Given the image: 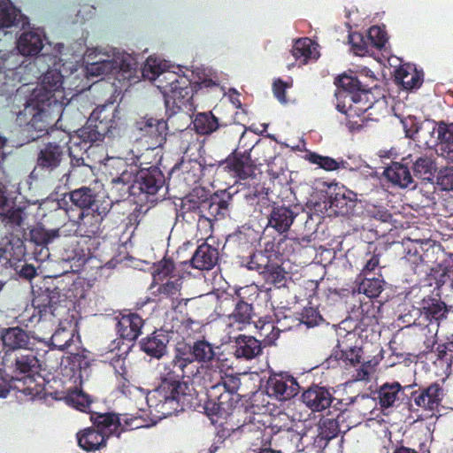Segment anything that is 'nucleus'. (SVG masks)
I'll list each match as a JSON object with an SVG mask.
<instances>
[{
  "label": "nucleus",
  "mask_w": 453,
  "mask_h": 453,
  "mask_svg": "<svg viewBox=\"0 0 453 453\" xmlns=\"http://www.w3.org/2000/svg\"><path fill=\"white\" fill-rule=\"evenodd\" d=\"M334 83L336 109L346 115V126L350 131H359L365 124L364 114L372 105L370 88L357 77L347 74L339 76Z\"/></svg>",
  "instance_id": "3"
},
{
  "label": "nucleus",
  "mask_w": 453,
  "mask_h": 453,
  "mask_svg": "<svg viewBox=\"0 0 453 453\" xmlns=\"http://www.w3.org/2000/svg\"><path fill=\"white\" fill-rule=\"evenodd\" d=\"M169 342L168 331L156 329L142 339L140 346L141 349L148 356L159 359L166 354Z\"/></svg>",
  "instance_id": "22"
},
{
  "label": "nucleus",
  "mask_w": 453,
  "mask_h": 453,
  "mask_svg": "<svg viewBox=\"0 0 453 453\" xmlns=\"http://www.w3.org/2000/svg\"><path fill=\"white\" fill-rule=\"evenodd\" d=\"M262 353V342L253 336L241 334L235 339L234 356L250 360Z\"/></svg>",
  "instance_id": "33"
},
{
  "label": "nucleus",
  "mask_w": 453,
  "mask_h": 453,
  "mask_svg": "<svg viewBox=\"0 0 453 453\" xmlns=\"http://www.w3.org/2000/svg\"><path fill=\"white\" fill-rule=\"evenodd\" d=\"M315 45V42L308 37L299 38L294 42L291 54L296 60L306 64L309 59L316 58Z\"/></svg>",
  "instance_id": "43"
},
{
  "label": "nucleus",
  "mask_w": 453,
  "mask_h": 453,
  "mask_svg": "<svg viewBox=\"0 0 453 453\" xmlns=\"http://www.w3.org/2000/svg\"><path fill=\"white\" fill-rule=\"evenodd\" d=\"M411 388V385L403 388L399 382L384 383L378 390L379 404L383 409L394 406L400 400V395L404 394V390Z\"/></svg>",
  "instance_id": "36"
},
{
  "label": "nucleus",
  "mask_w": 453,
  "mask_h": 453,
  "mask_svg": "<svg viewBox=\"0 0 453 453\" xmlns=\"http://www.w3.org/2000/svg\"><path fill=\"white\" fill-rule=\"evenodd\" d=\"M436 168L430 157L422 156L413 163L414 175L424 180H432Z\"/></svg>",
  "instance_id": "45"
},
{
  "label": "nucleus",
  "mask_w": 453,
  "mask_h": 453,
  "mask_svg": "<svg viewBox=\"0 0 453 453\" xmlns=\"http://www.w3.org/2000/svg\"><path fill=\"white\" fill-rule=\"evenodd\" d=\"M111 209V202H102L100 204H96L95 208L81 211L78 224L81 234L89 238L99 235L103 231V221Z\"/></svg>",
  "instance_id": "12"
},
{
  "label": "nucleus",
  "mask_w": 453,
  "mask_h": 453,
  "mask_svg": "<svg viewBox=\"0 0 453 453\" xmlns=\"http://www.w3.org/2000/svg\"><path fill=\"white\" fill-rule=\"evenodd\" d=\"M23 18L20 10L9 0L0 2V27H11Z\"/></svg>",
  "instance_id": "44"
},
{
  "label": "nucleus",
  "mask_w": 453,
  "mask_h": 453,
  "mask_svg": "<svg viewBox=\"0 0 453 453\" xmlns=\"http://www.w3.org/2000/svg\"><path fill=\"white\" fill-rule=\"evenodd\" d=\"M443 396L442 388L436 382L426 388L411 392V399L416 406L434 411L441 405Z\"/></svg>",
  "instance_id": "18"
},
{
  "label": "nucleus",
  "mask_w": 453,
  "mask_h": 453,
  "mask_svg": "<svg viewBox=\"0 0 453 453\" xmlns=\"http://www.w3.org/2000/svg\"><path fill=\"white\" fill-rule=\"evenodd\" d=\"M356 283L358 293H363L370 298H374L382 292L384 280L381 278V274H380L379 277H357Z\"/></svg>",
  "instance_id": "42"
},
{
  "label": "nucleus",
  "mask_w": 453,
  "mask_h": 453,
  "mask_svg": "<svg viewBox=\"0 0 453 453\" xmlns=\"http://www.w3.org/2000/svg\"><path fill=\"white\" fill-rule=\"evenodd\" d=\"M115 110L112 106L99 105L90 114L84 127L78 130L81 142L87 145L103 139L111 134L117 127Z\"/></svg>",
  "instance_id": "7"
},
{
  "label": "nucleus",
  "mask_w": 453,
  "mask_h": 453,
  "mask_svg": "<svg viewBox=\"0 0 453 453\" xmlns=\"http://www.w3.org/2000/svg\"><path fill=\"white\" fill-rule=\"evenodd\" d=\"M302 402L314 412L322 411L332 407L337 403L329 388L326 387L313 384L302 394Z\"/></svg>",
  "instance_id": "17"
},
{
  "label": "nucleus",
  "mask_w": 453,
  "mask_h": 453,
  "mask_svg": "<svg viewBox=\"0 0 453 453\" xmlns=\"http://www.w3.org/2000/svg\"><path fill=\"white\" fill-rule=\"evenodd\" d=\"M30 241L36 245L45 246L59 236L58 229L48 231L42 227H35L29 233Z\"/></svg>",
  "instance_id": "51"
},
{
  "label": "nucleus",
  "mask_w": 453,
  "mask_h": 453,
  "mask_svg": "<svg viewBox=\"0 0 453 453\" xmlns=\"http://www.w3.org/2000/svg\"><path fill=\"white\" fill-rule=\"evenodd\" d=\"M194 376V372L173 359L165 363L160 372L159 385L145 397L150 413L157 418H163L191 409L194 406V395L188 384L182 380L185 378L192 380Z\"/></svg>",
  "instance_id": "2"
},
{
  "label": "nucleus",
  "mask_w": 453,
  "mask_h": 453,
  "mask_svg": "<svg viewBox=\"0 0 453 453\" xmlns=\"http://www.w3.org/2000/svg\"><path fill=\"white\" fill-rule=\"evenodd\" d=\"M43 47L42 37L37 32L23 33L17 42V48L23 56H35Z\"/></svg>",
  "instance_id": "38"
},
{
  "label": "nucleus",
  "mask_w": 453,
  "mask_h": 453,
  "mask_svg": "<svg viewBox=\"0 0 453 453\" xmlns=\"http://www.w3.org/2000/svg\"><path fill=\"white\" fill-rule=\"evenodd\" d=\"M60 71L48 70L42 76L41 86L34 90L24 108L17 114L16 121L35 141L48 133L63 111L65 92Z\"/></svg>",
  "instance_id": "1"
},
{
  "label": "nucleus",
  "mask_w": 453,
  "mask_h": 453,
  "mask_svg": "<svg viewBox=\"0 0 453 453\" xmlns=\"http://www.w3.org/2000/svg\"><path fill=\"white\" fill-rule=\"evenodd\" d=\"M245 200L248 204L254 207V211L264 213V210H268L272 206V201L267 193L255 190L245 195Z\"/></svg>",
  "instance_id": "48"
},
{
  "label": "nucleus",
  "mask_w": 453,
  "mask_h": 453,
  "mask_svg": "<svg viewBox=\"0 0 453 453\" xmlns=\"http://www.w3.org/2000/svg\"><path fill=\"white\" fill-rule=\"evenodd\" d=\"M395 80L406 90H414L421 87L424 81L423 71H418L414 65H403L395 71Z\"/></svg>",
  "instance_id": "35"
},
{
  "label": "nucleus",
  "mask_w": 453,
  "mask_h": 453,
  "mask_svg": "<svg viewBox=\"0 0 453 453\" xmlns=\"http://www.w3.org/2000/svg\"><path fill=\"white\" fill-rule=\"evenodd\" d=\"M16 73L9 70L0 69V95L6 96L12 94L17 87L18 81L15 78Z\"/></svg>",
  "instance_id": "55"
},
{
  "label": "nucleus",
  "mask_w": 453,
  "mask_h": 453,
  "mask_svg": "<svg viewBox=\"0 0 453 453\" xmlns=\"http://www.w3.org/2000/svg\"><path fill=\"white\" fill-rule=\"evenodd\" d=\"M117 319L116 331L121 339L133 342L142 334L144 320L137 313H121L119 317H117Z\"/></svg>",
  "instance_id": "21"
},
{
  "label": "nucleus",
  "mask_w": 453,
  "mask_h": 453,
  "mask_svg": "<svg viewBox=\"0 0 453 453\" xmlns=\"http://www.w3.org/2000/svg\"><path fill=\"white\" fill-rule=\"evenodd\" d=\"M71 138L68 133H62L58 142H49L39 150L36 159V167L45 172H52L57 169L65 158L66 151L72 156L71 148L66 146Z\"/></svg>",
  "instance_id": "11"
},
{
  "label": "nucleus",
  "mask_w": 453,
  "mask_h": 453,
  "mask_svg": "<svg viewBox=\"0 0 453 453\" xmlns=\"http://www.w3.org/2000/svg\"><path fill=\"white\" fill-rule=\"evenodd\" d=\"M73 334L71 331L60 328L55 331L50 337V345L53 349L65 350L73 342Z\"/></svg>",
  "instance_id": "54"
},
{
  "label": "nucleus",
  "mask_w": 453,
  "mask_h": 453,
  "mask_svg": "<svg viewBox=\"0 0 453 453\" xmlns=\"http://www.w3.org/2000/svg\"><path fill=\"white\" fill-rule=\"evenodd\" d=\"M132 188L145 195L148 201L157 202L167 194L166 179L158 166L141 168L135 174Z\"/></svg>",
  "instance_id": "8"
},
{
  "label": "nucleus",
  "mask_w": 453,
  "mask_h": 453,
  "mask_svg": "<svg viewBox=\"0 0 453 453\" xmlns=\"http://www.w3.org/2000/svg\"><path fill=\"white\" fill-rule=\"evenodd\" d=\"M137 129L144 137L152 140L154 145H160L165 140L167 122L164 119L145 116L136 123Z\"/></svg>",
  "instance_id": "26"
},
{
  "label": "nucleus",
  "mask_w": 453,
  "mask_h": 453,
  "mask_svg": "<svg viewBox=\"0 0 453 453\" xmlns=\"http://www.w3.org/2000/svg\"><path fill=\"white\" fill-rule=\"evenodd\" d=\"M351 49L356 55L364 56L368 53V42L359 33H353L349 35Z\"/></svg>",
  "instance_id": "59"
},
{
  "label": "nucleus",
  "mask_w": 453,
  "mask_h": 453,
  "mask_svg": "<svg viewBox=\"0 0 453 453\" xmlns=\"http://www.w3.org/2000/svg\"><path fill=\"white\" fill-rule=\"evenodd\" d=\"M252 287L246 286L241 288L236 295L239 301L236 303L234 309L231 314L228 315L229 326L237 325V329L242 330L246 325L250 323L253 314V306L244 301Z\"/></svg>",
  "instance_id": "19"
},
{
  "label": "nucleus",
  "mask_w": 453,
  "mask_h": 453,
  "mask_svg": "<svg viewBox=\"0 0 453 453\" xmlns=\"http://www.w3.org/2000/svg\"><path fill=\"white\" fill-rule=\"evenodd\" d=\"M69 198L73 205L81 209V211L95 208L96 204H100L96 201V192L88 187L72 190L69 193Z\"/></svg>",
  "instance_id": "40"
},
{
  "label": "nucleus",
  "mask_w": 453,
  "mask_h": 453,
  "mask_svg": "<svg viewBox=\"0 0 453 453\" xmlns=\"http://www.w3.org/2000/svg\"><path fill=\"white\" fill-rule=\"evenodd\" d=\"M1 339L4 347L8 348L10 352L16 350L30 349L37 340L30 332L23 330L19 326L9 327L2 332Z\"/></svg>",
  "instance_id": "20"
},
{
  "label": "nucleus",
  "mask_w": 453,
  "mask_h": 453,
  "mask_svg": "<svg viewBox=\"0 0 453 453\" xmlns=\"http://www.w3.org/2000/svg\"><path fill=\"white\" fill-rule=\"evenodd\" d=\"M231 200L230 196H227L226 198H223L216 194L202 200V219L208 221L224 219L226 215H229Z\"/></svg>",
  "instance_id": "29"
},
{
  "label": "nucleus",
  "mask_w": 453,
  "mask_h": 453,
  "mask_svg": "<svg viewBox=\"0 0 453 453\" xmlns=\"http://www.w3.org/2000/svg\"><path fill=\"white\" fill-rule=\"evenodd\" d=\"M380 268V255L374 253L371 254L357 277L376 276V274H378L376 271L379 272Z\"/></svg>",
  "instance_id": "60"
},
{
  "label": "nucleus",
  "mask_w": 453,
  "mask_h": 453,
  "mask_svg": "<svg viewBox=\"0 0 453 453\" xmlns=\"http://www.w3.org/2000/svg\"><path fill=\"white\" fill-rule=\"evenodd\" d=\"M149 66L152 73L150 79L157 81V88L164 96L166 113L169 117L180 111L188 113L195 109L194 88L188 76L171 71H160L159 66Z\"/></svg>",
  "instance_id": "4"
},
{
  "label": "nucleus",
  "mask_w": 453,
  "mask_h": 453,
  "mask_svg": "<svg viewBox=\"0 0 453 453\" xmlns=\"http://www.w3.org/2000/svg\"><path fill=\"white\" fill-rule=\"evenodd\" d=\"M438 325L426 324L421 325L414 323L411 326L412 334L417 339L418 356L426 355L433 351L437 343Z\"/></svg>",
  "instance_id": "28"
},
{
  "label": "nucleus",
  "mask_w": 453,
  "mask_h": 453,
  "mask_svg": "<svg viewBox=\"0 0 453 453\" xmlns=\"http://www.w3.org/2000/svg\"><path fill=\"white\" fill-rule=\"evenodd\" d=\"M79 446L86 451H96L106 445V438L94 426L87 427L77 433Z\"/></svg>",
  "instance_id": "37"
},
{
  "label": "nucleus",
  "mask_w": 453,
  "mask_h": 453,
  "mask_svg": "<svg viewBox=\"0 0 453 453\" xmlns=\"http://www.w3.org/2000/svg\"><path fill=\"white\" fill-rule=\"evenodd\" d=\"M195 362L209 363L213 360L215 352L212 345L206 340H196L192 344Z\"/></svg>",
  "instance_id": "47"
},
{
  "label": "nucleus",
  "mask_w": 453,
  "mask_h": 453,
  "mask_svg": "<svg viewBox=\"0 0 453 453\" xmlns=\"http://www.w3.org/2000/svg\"><path fill=\"white\" fill-rule=\"evenodd\" d=\"M385 178L392 185L401 188H415L416 184L409 167L399 162H392L384 171Z\"/></svg>",
  "instance_id": "31"
},
{
  "label": "nucleus",
  "mask_w": 453,
  "mask_h": 453,
  "mask_svg": "<svg viewBox=\"0 0 453 453\" xmlns=\"http://www.w3.org/2000/svg\"><path fill=\"white\" fill-rule=\"evenodd\" d=\"M248 270L256 271L264 280L265 285L276 288L287 286L288 273L282 266L280 259L266 250H256L242 262Z\"/></svg>",
  "instance_id": "6"
},
{
  "label": "nucleus",
  "mask_w": 453,
  "mask_h": 453,
  "mask_svg": "<svg viewBox=\"0 0 453 453\" xmlns=\"http://www.w3.org/2000/svg\"><path fill=\"white\" fill-rule=\"evenodd\" d=\"M229 375L230 374L224 372L223 370L218 366L202 365L198 367V372L196 373V376L192 377V380L203 386L206 393H209V389L222 386V384L226 381V377Z\"/></svg>",
  "instance_id": "27"
},
{
  "label": "nucleus",
  "mask_w": 453,
  "mask_h": 453,
  "mask_svg": "<svg viewBox=\"0 0 453 453\" xmlns=\"http://www.w3.org/2000/svg\"><path fill=\"white\" fill-rule=\"evenodd\" d=\"M175 264L170 257H165L153 266V281H161L167 277L172 278L175 271Z\"/></svg>",
  "instance_id": "49"
},
{
  "label": "nucleus",
  "mask_w": 453,
  "mask_h": 453,
  "mask_svg": "<svg viewBox=\"0 0 453 453\" xmlns=\"http://www.w3.org/2000/svg\"><path fill=\"white\" fill-rule=\"evenodd\" d=\"M367 41L376 49L381 50L388 42L387 33L380 27L372 26L368 30Z\"/></svg>",
  "instance_id": "57"
},
{
  "label": "nucleus",
  "mask_w": 453,
  "mask_h": 453,
  "mask_svg": "<svg viewBox=\"0 0 453 453\" xmlns=\"http://www.w3.org/2000/svg\"><path fill=\"white\" fill-rule=\"evenodd\" d=\"M405 136L414 139L415 134L418 132L419 125L417 119L413 116H408L401 120Z\"/></svg>",
  "instance_id": "63"
},
{
  "label": "nucleus",
  "mask_w": 453,
  "mask_h": 453,
  "mask_svg": "<svg viewBox=\"0 0 453 453\" xmlns=\"http://www.w3.org/2000/svg\"><path fill=\"white\" fill-rule=\"evenodd\" d=\"M228 173L240 180H246L255 175L257 166L250 157V150H234L220 163Z\"/></svg>",
  "instance_id": "15"
},
{
  "label": "nucleus",
  "mask_w": 453,
  "mask_h": 453,
  "mask_svg": "<svg viewBox=\"0 0 453 453\" xmlns=\"http://www.w3.org/2000/svg\"><path fill=\"white\" fill-rule=\"evenodd\" d=\"M436 351L438 359L446 363L451 362L453 358V339H449L445 343L439 344Z\"/></svg>",
  "instance_id": "64"
},
{
  "label": "nucleus",
  "mask_w": 453,
  "mask_h": 453,
  "mask_svg": "<svg viewBox=\"0 0 453 453\" xmlns=\"http://www.w3.org/2000/svg\"><path fill=\"white\" fill-rule=\"evenodd\" d=\"M24 219L25 212L19 207H9L3 215H0V219L4 224V226L11 228L20 227L23 225Z\"/></svg>",
  "instance_id": "53"
},
{
  "label": "nucleus",
  "mask_w": 453,
  "mask_h": 453,
  "mask_svg": "<svg viewBox=\"0 0 453 453\" xmlns=\"http://www.w3.org/2000/svg\"><path fill=\"white\" fill-rule=\"evenodd\" d=\"M437 132L440 150L447 153L453 152V123L440 125Z\"/></svg>",
  "instance_id": "52"
},
{
  "label": "nucleus",
  "mask_w": 453,
  "mask_h": 453,
  "mask_svg": "<svg viewBox=\"0 0 453 453\" xmlns=\"http://www.w3.org/2000/svg\"><path fill=\"white\" fill-rule=\"evenodd\" d=\"M449 308L446 303L433 296L424 297L420 303L419 313L420 318L428 322V324H436L440 326V322L447 318Z\"/></svg>",
  "instance_id": "25"
},
{
  "label": "nucleus",
  "mask_w": 453,
  "mask_h": 453,
  "mask_svg": "<svg viewBox=\"0 0 453 453\" xmlns=\"http://www.w3.org/2000/svg\"><path fill=\"white\" fill-rule=\"evenodd\" d=\"M241 380L237 375L226 377L222 386L209 389L206 393L207 400L204 403L205 413L210 418L214 417L226 418L237 408L241 400L238 390Z\"/></svg>",
  "instance_id": "5"
},
{
  "label": "nucleus",
  "mask_w": 453,
  "mask_h": 453,
  "mask_svg": "<svg viewBox=\"0 0 453 453\" xmlns=\"http://www.w3.org/2000/svg\"><path fill=\"white\" fill-rule=\"evenodd\" d=\"M181 288H182V280L181 278H177L173 280H168L166 282L159 285L157 288V292L159 295V299L162 301L164 299H167L170 301V306L173 311H177L181 303H184L187 305L189 299L181 298Z\"/></svg>",
  "instance_id": "32"
},
{
  "label": "nucleus",
  "mask_w": 453,
  "mask_h": 453,
  "mask_svg": "<svg viewBox=\"0 0 453 453\" xmlns=\"http://www.w3.org/2000/svg\"><path fill=\"white\" fill-rule=\"evenodd\" d=\"M361 348L349 347L347 349L341 350L340 357L336 356V357L342 360L346 365L355 366L361 362Z\"/></svg>",
  "instance_id": "58"
},
{
  "label": "nucleus",
  "mask_w": 453,
  "mask_h": 453,
  "mask_svg": "<svg viewBox=\"0 0 453 453\" xmlns=\"http://www.w3.org/2000/svg\"><path fill=\"white\" fill-rule=\"evenodd\" d=\"M60 303V291L58 288H47L40 290L32 300L34 312L30 321H53L57 317V310Z\"/></svg>",
  "instance_id": "9"
},
{
  "label": "nucleus",
  "mask_w": 453,
  "mask_h": 453,
  "mask_svg": "<svg viewBox=\"0 0 453 453\" xmlns=\"http://www.w3.org/2000/svg\"><path fill=\"white\" fill-rule=\"evenodd\" d=\"M437 184L442 190H453V167H446L439 172Z\"/></svg>",
  "instance_id": "61"
},
{
  "label": "nucleus",
  "mask_w": 453,
  "mask_h": 453,
  "mask_svg": "<svg viewBox=\"0 0 453 453\" xmlns=\"http://www.w3.org/2000/svg\"><path fill=\"white\" fill-rule=\"evenodd\" d=\"M134 62L130 56L122 57L121 59L117 58H100L96 62L90 63L87 66V72L91 76H100L108 74L114 70H121L129 72L133 69Z\"/></svg>",
  "instance_id": "24"
},
{
  "label": "nucleus",
  "mask_w": 453,
  "mask_h": 453,
  "mask_svg": "<svg viewBox=\"0 0 453 453\" xmlns=\"http://www.w3.org/2000/svg\"><path fill=\"white\" fill-rule=\"evenodd\" d=\"M122 372H118L117 374V390L122 395L127 396L131 395L133 385L130 383L129 380L127 378V370L124 367H121Z\"/></svg>",
  "instance_id": "62"
},
{
  "label": "nucleus",
  "mask_w": 453,
  "mask_h": 453,
  "mask_svg": "<svg viewBox=\"0 0 453 453\" xmlns=\"http://www.w3.org/2000/svg\"><path fill=\"white\" fill-rule=\"evenodd\" d=\"M4 366L15 376L32 377L39 372L40 361L33 350L9 352L4 358Z\"/></svg>",
  "instance_id": "13"
},
{
  "label": "nucleus",
  "mask_w": 453,
  "mask_h": 453,
  "mask_svg": "<svg viewBox=\"0 0 453 453\" xmlns=\"http://www.w3.org/2000/svg\"><path fill=\"white\" fill-rule=\"evenodd\" d=\"M173 360L182 365L187 370L195 374L198 372V366L195 362L192 344L186 342H178L173 349Z\"/></svg>",
  "instance_id": "41"
},
{
  "label": "nucleus",
  "mask_w": 453,
  "mask_h": 453,
  "mask_svg": "<svg viewBox=\"0 0 453 453\" xmlns=\"http://www.w3.org/2000/svg\"><path fill=\"white\" fill-rule=\"evenodd\" d=\"M192 123L195 131L203 135L211 134L219 127L226 126V123L219 122L211 111L197 113Z\"/></svg>",
  "instance_id": "39"
},
{
  "label": "nucleus",
  "mask_w": 453,
  "mask_h": 453,
  "mask_svg": "<svg viewBox=\"0 0 453 453\" xmlns=\"http://www.w3.org/2000/svg\"><path fill=\"white\" fill-rule=\"evenodd\" d=\"M307 160L317 165L319 167L325 171H334L340 168L341 164H343V160L341 162L336 161L333 157L327 156H322L316 152H310L306 155Z\"/></svg>",
  "instance_id": "50"
},
{
  "label": "nucleus",
  "mask_w": 453,
  "mask_h": 453,
  "mask_svg": "<svg viewBox=\"0 0 453 453\" xmlns=\"http://www.w3.org/2000/svg\"><path fill=\"white\" fill-rule=\"evenodd\" d=\"M355 402H357V398H355V400H351L348 403H343L342 401L337 400V403L333 405V409L339 411L336 417H323L320 418L317 436L319 443L323 441L325 445H326L328 441L337 437L340 432V423L346 422L349 414L355 411Z\"/></svg>",
  "instance_id": "10"
},
{
  "label": "nucleus",
  "mask_w": 453,
  "mask_h": 453,
  "mask_svg": "<svg viewBox=\"0 0 453 453\" xmlns=\"http://www.w3.org/2000/svg\"><path fill=\"white\" fill-rule=\"evenodd\" d=\"M180 213L185 220H188L185 219V216L188 213H195L198 216V219H201L202 214V201L198 198L186 196L181 201Z\"/></svg>",
  "instance_id": "56"
},
{
  "label": "nucleus",
  "mask_w": 453,
  "mask_h": 453,
  "mask_svg": "<svg viewBox=\"0 0 453 453\" xmlns=\"http://www.w3.org/2000/svg\"><path fill=\"white\" fill-rule=\"evenodd\" d=\"M219 259V250L207 242H203L196 248L190 263L195 269L209 271L218 264Z\"/></svg>",
  "instance_id": "30"
},
{
  "label": "nucleus",
  "mask_w": 453,
  "mask_h": 453,
  "mask_svg": "<svg viewBox=\"0 0 453 453\" xmlns=\"http://www.w3.org/2000/svg\"><path fill=\"white\" fill-rule=\"evenodd\" d=\"M65 402L67 405L75 408L78 411L87 412L89 411L92 403L91 397L82 390L75 388L71 390L65 396Z\"/></svg>",
  "instance_id": "46"
},
{
  "label": "nucleus",
  "mask_w": 453,
  "mask_h": 453,
  "mask_svg": "<svg viewBox=\"0 0 453 453\" xmlns=\"http://www.w3.org/2000/svg\"><path fill=\"white\" fill-rule=\"evenodd\" d=\"M300 386L296 380L287 373H274L266 383V392L280 401L289 400L299 392Z\"/></svg>",
  "instance_id": "16"
},
{
  "label": "nucleus",
  "mask_w": 453,
  "mask_h": 453,
  "mask_svg": "<svg viewBox=\"0 0 453 453\" xmlns=\"http://www.w3.org/2000/svg\"><path fill=\"white\" fill-rule=\"evenodd\" d=\"M295 209L291 206L273 205L267 215V227L273 228L279 234L287 233L298 215Z\"/></svg>",
  "instance_id": "23"
},
{
  "label": "nucleus",
  "mask_w": 453,
  "mask_h": 453,
  "mask_svg": "<svg viewBox=\"0 0 453 453\" xmlns=\"http://www.w3.org/2000/svg\"><path fill=\"white\" fill-rule=\"evenodd\" d=\"M351 196H355L350 191H345L343 188H330L327 193V203L331 209H334L335 211L341 214H349L351 212L356 199H353Z\"/></svg>",
  "instance_id": "34"
},
{
  "label": "nucleus",
  "mask_w": 453,
  "mask_h": 453,
  "mask_svg": "<svg viewBox=\"0 0 453 453\" xmlns=\"http://www.w3.org/2000/svg\"><path fill=\"white\" fill-rule=\"evenodd\" d=\"M90 420L93 426L103 434L106 440L111 436L116 435L119 437L120 434L125 430H133L139 427L138 425H133L134 420H125V426H122L121 419L118 414L113 412H90Z\"/></svg>",
  "instance_id": "14"
}]
</instances>
